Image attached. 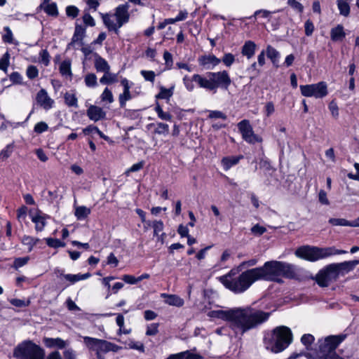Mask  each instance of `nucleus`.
<instances>
[{
    "label": "nucleus",
    "mask_w": 359,
    "mask_h": 359,
    "mask_svg": "<svg viewBox=\"0 0 359 359\" xmlns=\"http://www.w3.org/2000/svg\"><path fill=\"white\" fill-rule=\"evenodd\" d=\"M296 273L293 265L280 261L266 262L262 266L248 269L242 272L233 280H226V277H220L223 285L235 294L246 291L257 280L273 281L282 283L280 277L293 279Z\"/></svg>",
    "instance_id": "nucleus-1"
},
{
    "label": "nucleus",
    "mask_w": 359,
    "mask_h": 359,
    "mask_svg": "<svg viewBox=\"0 0 359 359\" xmlns=\"http://www.w3.org/2000/svg\"><path fill=\"white\" fill-rule=\"evenodd\" d=\"M212 318L221 319L229 322L241 334L257 329L266 323L271 313L255 309L251 306L234 307L227 310H212L208 313Z\"/></svg>",
    "instance_id": "nucleus-2"
},
{
    "label": "nucleus",
    "mask_w": 359,
    "mask_h": 359,
    "mask_svg": "<svg viewBox=\"0 0 359 359\" xmlns=\"http://www.w3.org/2000/svg\"><path fill=\"white\" fill-rule=\"evenodd\" d=\"M358 264L359 260L329 264L320 269L313 279L319 287H327L336 282L340 276H344L353 271Z\"/></svg>",
    "instance_id": "nucleus-3"
},
{
    "label": "nucleus",
    "mask_w": 359,
    "mask_h": 359,
    "mask_svg": "<svg viewBox=\"0 0 359 359\" xmlns=\"http://www.w3.org/2000/svg\"><path fill=\"white\" fill-rule=\"evenodd\" d=\"M292 341V331L288 327L284 325L276 327L271 334L264 337V344L275 353L283 351Z\"/></svg>",
    "instance_id": "nucleus-4"
},
{
    "label": "nucleus",
    "mask_w": 359,
    "mask_h": 359,
    "mask_svg": "<svg viewBox=\"0 0 359 359\" xmlns=\"http://www.w3.org/2000/svg\"><path fill=\"white\" fill-rule=\"evenodd\" d=\"M347 251L337 249L335 247L320 248L317 246L303 245L295 251V255L302 259L314 262L329 257L346 254Z\"/></svg>",
    "instance_id": "nucleus-5"
},
{
    "label": "nucleus",
    "mask_w": 359,
    "mask_h": 359,
    "mask_svg": "<svg viewBox=\"0 0 359 359\" xmlns=\"http://www.w3.org/2000/svg\"><path fill=\"white\" fill-rule=\"evenodd\" d=\"M206 76L208 79L203 76L195 78L198 81V87L215 92L217 88L227 90L231 84V77L226 70L217 72H208Z\"/></svg>",
    "instance_id": "nucleus-6"
},
{
    "label": "nucleus",
    "mask_w": 359,
    "mask_h": 359,
    "mask_svg": "<svg viewBox=\"0 0 359 359\" xmlns=\"http://www.w3.org/2000/svg\"><path fill=\"white\" fill-rule=\"evenodd\" d=\"M13 357L17 359H44L45 351L33 341L27 339L14 348Z\"/></svg>",
    "instance_id": "nucleus-7"
},
{
    "label": "nucleus",
    "mask_w": 359,
    "mask_h": 359,
    "mask_svg": "<svg viewBox=\"0 0 359 359\" xmlns=\"http://www.w3.org/2000/svg\"><path fill=\"white\" fill-rule=\"evenodd\" d=\"M346 335L344 334L338 335H330L326 337L323 340H318V348L320 353L323 355H328V357L332 355L336 352L337 348L342 343Z\"/></svg>",
    "instance_id": "nucleus-8"
},
{
    "label": "nucleus",
    "mask_w": 359,
    "mask_h": 359,
    "mask_svg": "<svg viewBox=\"0 0 359 359\" xmlns=\"http://www.w3.org/2000/svg\"><path fill=\"white\" fill-rule=\"evenodd\" d=\"M301 94L307 97L323 98L328 94L327 85L325 81L300 86Z\"/></svg>",
    "instance_id": "nucleus-9"
},
{
    "label": "nucleus",
    "mask_w": 359,
    "mask_h": 359,
    "mask_svg": "<svg viewBox=\"0 0 359 359\" xmlns=\"http://www.w3.org/2000/svg\"><path fill=\"white\" fill-rule=\"evenodd\" d=\"M237 127L243 140L247 143L255 144L263 142V138L254 133L252 126L248 119H243L238 122Z\"/></svg>",
    "instance_id": "nucleus-10"
},
{
    "label": "nucleus",
    "mask_w": 359,
    "mask_h": 359,
    "mask_svg": "<svg viewBox=\"0 0 359 359\" xmlns=\"http://www.w3.org/2000/svg\"><path fill=\"white\" fill-rule=\"evenodd\" d=\"M198 62L200 67L209 70L217 66L221 62V60L213 54L202 55L198 57Z\"/></svg>",
    "instance_id": "nucleus-11"
},
{
    "label": "nucleus",
    "mask_w": 359,
    "mask_h": 359,
    "mask_svg": "<svg viewBox=\"0 0 359 359\" xmlns=\"http://www.w3.org/2000/svg\"><path fill=\"white\" fill-rule=\"evenodd\" d=\"M114 15L116 18L117 27L121 28L125 23H127L130 19L128 4L118 5L115 9Z\"/></svg>",
    "instance_id": "nucleus-12"
},
{
    "label": "nucleus",
    "mask_w": 359,
    "mask_h": 359,
    "mask_svg": "<svg viewBox=\"0 0 359 359\" xmlns=\"http://www.w3.org/2000/svg\"><path fill=\"white\" fill-rule=\"evenodd\" d=\"M36 100L38 104L43 107L45 110H48L53 107L54 100L51 99L47 91L41 88L36 94Z\"/></svg>",
    "instance_id": "nucleus-13"
},
{
    "label": "nucleus",
    "mask_w": 359,
    "mask_h": 359,
    "mask_svg": "<svg viewBox=\"0 0 359 359\" xmlns=\"http://www.w3.org/2000/svg\"><path fill=\"white\" fill-rule=\"evenodd\" d=\"M86 27L76 22L74 32V34L71 39V42L67 45L68 48L70 46H72L76 43H79L80 46H83V41L84 38L86 37Z\"/></svg>",
    "instance_id": "nucleus-14"
},
{
    "label": "nucleus",
    "mask_w": 359,
    "mask_h": 359,
    "mask_svg": "<svg viewBox=\"0 0 359 359\" xmlns=\"http://www.w3.org/2000/svg\"><path fill=\"white\" fill-rule=\"evenodd\" d=\"M101 341V339H97L91 337H83V342L85 345L90 351L95 352V355L97 359H104L102 355L99 351Z\"/></svg>",
    "instance_id": "nucleus-15"
},
{
    "label": "nucleus",
    "mask_w": 359,
    "mask_h": 359,
    "mask_svg": "<svg viewBox=\"0 0 359 359\" xmlns=\"http://www.w3.org/2000/svg\"><path fill=\"white\" fill-rule=\"evenodd\" d=\"M86 114L88 118L95 122L106 118V111L102 107L96 105H90L88 108Z\"/></svg>",
    "instance_id": "nucleus-16"
},
{
    "label": "nucleus",
    "mask_w": 359,
    "mask_h": 359,
    "mask_svg": "<svg viewBox=\"0 0 359 359\" xmlns=\"http://www.w3.org/2000/svg\"><path fill=\"white\" fill-rule=\"evenodd\" d=\"M43 342L48 348H57V349H63L67 346V342L62 338L43 337Z\"/></svg>",
    "instance_id": "nucleus-17"
},
{
    "label": "nucleus",
    "mask_w": 359,
    "mask_h": 359,
    "mask_svg": "<svg viewBox=\"0 0 359 359\" xmlns=\"http://www.w3.org/2000/svg\"><path fill=\"white\" fill-rule=\"evenodd\" d=\"M244 158L242 154L238 156H224L221 160V165L224 171L229 170L233 166L238 164L241 160Z\"/></svg>",
    "instance_id": "nucleus-18"
},
{
    "label": "nucleus",
    "mask_w": 359,
    "mask_h": 359,
    "mask_svg": "<svg viewBox=\"0 0 359 359\" xmlns=\"http://www.w3.org/2000/svg\"><path fill=\"white\" fill-rule=\"evenodd\" d=\"M43 11L48 16L57 18L59 15L58 8L55 2H51L46 4H41L36 8V12Z\"/></svg>",
    "instance_id": "nucleus-19"
},
{
    "label": "nucleus",
    "mask_w": 359,
    "mask_h": 359,
    "mask_svg": "<svg viewBox=\"0 0 359 359\" xmlns=\"http://www.w3.org/2000/svg\"><path fill=\"white\" fill-rule=\"evenodd\" d=\"M147 128H154L153 135H167L169 134V126L162 122L151 123L147 125Z\"/></svg>",
    "instance_id": "nucleus-20"
},
{
    "label": "nucleus",
    "mask_w": 359,
    "mask_h": 359,
    "mask_svg": "<svg viewBox=\"0 0 359 359\" xmlns=\"http://www.w3.org/2000/svg\"><path fill=\"white\" fill-rule=\"evenodd\" d=\"M95 68L98 72L107 73L110 70V66L107 60L102 57L97 53H94Z\"/></svg>",
    "instance_id": "nucleus-21"
},
{
    "label": "nucleus",
    "mask_w": 359,
    "mask_h": 359,
    "mask_svg": "<svg viewBox=\"0 0 359 359\" xmlns=\"http://www.w3.org/2000/svg\"><path fill=\"white\" fill-rule=\"evenodd\" d=\"M346 35L344 27L342 25H337L330 30V38L334 42L343 41Z\"/></svg>",
    "instance_id": "nucleus-22"
},
{
    "label": "nucleus",
    "mask_w": 359,
    "mask_h": 359,
    "mask_svg": "<svg viewBox=\"0 0 359 359\" xmlns=\"http://www.w3.org/2000/svg\"><path fill=\"white\" fill-rule=\"evenodd\" d=\"M161 297L164 298L165 303L170 306H175L177 307H181L184 305V299H182L177 294H170L166 293H162L161 294Z\"/></svg>",
    "instance_id": "nucleus-23"
},
{
    "label": "nucleus",
    "mask_w": 359,
    "mask_h": 359,
    "mask_svg": "<svg viewBox=\"0 0 359 359\" xmlns=\"http://www.w3.org/2000/svg\"><path fill=\"white\" fill-rule=\"evenodd\" d=\"M101 17L103 21L104 26L107 28L109 32H114L115 34H119V27H117V23H114L113 20H111L112 15L109 13H101Z\"/></svg>",
    "instance_id": "nucleus-24"
},
{
    "label": "nucleus",
    "mask_w": 359,
    "mask_h": 359,
    "mask_svg": "<svg viewBox=\"0 0 359 359\" xmlns=\"http://www.w3.org/2000/svg\"><path fill=\"white\" fill-rule=\"evenodd\" d=\"M100 343L101 344L100 346L99 351L101 354L102 353H107L111 351L114 353H117L118 351L121 349V346L105 339H102V341Z\"/></svg>",
    "instance_id": "nucleus-25"
},
{
    "label": "nucleus",
    "mask_w": 359,
    "mask_h": 359,
    "mask_svg": "<svg viewBox=\"0 0 359 359\" xmlns=\"http://www.w3.org/2000/svg\"><path fill=\"white\" fill-rule=\"evenodd\" d=\"M256 47L257 46L254 41H246L242 47L241 53L250 59L255 55Z\"/></svg>",
    "instance_id": "nucleus-26"
},
{
    "label": "nucleus",
    "mask_w": 359,
    "mask_h": 359,
    "mask_svg": "<svg viewBox=\"0 0 359 359\" xmlns=\"http://www.w3.org/2000/svg\"><path fill=\"white\" fill-rule=\"evenodd\" d=\"M266 56L271 61L273 65L276 67H278V61L280 58L279 52L271 45L266 46Z\"/></svg>",
    "instance_id": "nucleus-27"
},
{
    "label": "nucleus",
    "mask_w": 359,
    "mask_h": 359,
    "mask_svg": "<svg viewBox=\"0 0 359 359\" xmlns=\"http://www.w3.org/2000/svg\"><path fill=\"white\" fill-rule=\"evenodd\" d=\"M175 86H172L169 88H166L164 86H161L159 88V93L156 95L155 97L156 100H169L170 98L174 94Z\"/></svg>",
    "instance_id": "nucleus-28"
},
{
    "label": "nucleus",
    "mask_w": 359,
    "mask_h": 359,
    "mask_svg": "<svg viewBox=\"0 0 359 359\" xmlns=\"http://www.w3.org/2000/svg\"><path fill=\"white\" fill-rule=\"evenodd\" d=\"M67 280L69 281L71 283L74 284L79 280H86L88 278L91 274L90 273H86L84 274H61Z\"/></svg>",
    "instance_id": "nucleus-29"
},
{
    "label": "nucleus",
    "mask_w": 359,
    "mask_h": 359,
    "mask_svg": "<svg viewBox=\"0 0 359 359\" xmlns=\"http://www.w3.org/2000/svg\"><path fill=\"white\" fill-rule=\"evenodd\" d=\"M100 83L103 85H110L118 82V74L110 72L104 73L103 76L100 79Z\"/></svg>",
    "instance_id": "nucleus-30"
},
{
    "label": "nucleus",
    "mask_w": 359,
    "mask_h": 359,
    "mask_svg": "<svg viewBox=\"0 0 359 359\" xmlns=\"http://www.w3.org/2000/svg\"><path fill=\"white\" fill-rule=\"evenodd\" d=\"M199 76H201V75L198 74H194L191 76V78H189L187 75L184 76V78H183V83H184L186 89L189 92H192L194 90V85L193 82H196L198 85V81L195 78L198 77Z\"/></svg>",
    "instance_id": "nucleus-31"
},
{
    "label": "nucleus",
    "mask_w": 359,
    "mask_h": 359,
    "mask_svg": "<svg viewBox=\"0 0 359 359\" xmlns=\"http://www.w3.org/2000/svg\"><path fill=\"white\" fill-rule=\"evenodd\" d=\"M154 111L156 112L158 117L163 121H172V116L169 112H165L163 110L160 104L156 102Z\"/></svg>",
    "instance_id": "nucleus-32"
},
{
    "label": "nucleus",
    "mask_w": 359,
    "mask_h": 359,
    "mask_svg": "<svg viewBox=\"0 0 359 359\" xmlns=\"http://www.w3.org/2000/svg\"><path fill=\"white\" fill-rule=\"evenodd\" d=\"M32 221L35 224V229L37 231H42L46 226V217L39 213H36L32 217Z\"/></svg>",
    "instance_id": "nucleus-33"
},
{
    "label": "nucleus",
    "mask_w": 359,
    "mask_h": 359,
    "mask_svg": "<svg viewBox=\"0 0 359 359\" xmlns=\"http://www.w3.org/2000/svg\"><path fill=\"white\" fill-rule=\"evenodd\" d=\"M337 5L341 15L344 17L349 16L351 8L348 3L344 0H337Z\"/></svg>",
    "instance_id": "nucleus-34"
},
{
    "label": "nucleus",
    "mask_w": 359,
    "mask_h": 359,
    "mask_svg": "<svg viewBox=\"0 0 359 359\" xmlns=\"http://www.w3.org/2000/svg\"><path fill=\"white\" fill-rule=\"evenodd\" d=\"M93 131H96V133L100 136V138L108 140L109 137L105 135L97 126L94 125H89L86 128L83 129V133L85 135H88L93 133Z\"/></svg>",
    "instance_id": "nucleus-35"
},
{
    "label": "nucleus",
    "mask_w": 359,
    "mask_h": 359,
    "mask_svg": "<svg viewBox=\"0 0 359 359\" xmlns=\"http://www.w3.org/2000/svg\"><path fill=\"white\" fill-rule=\"evenodd\" d=\"M91 211L90 208L86 206H79L76 208L75 216L79 220L84 219L88 217Z\"/></svg>",
    "instance_id": "nucleus-36"
},
{
    "label": "nucleus",
    "mask_w": 359,
    "mask_h": 359,
    "mask_svg": "<svg viewBox=\"0 0 359 359\" xmlns=\"http://www.w3.org/2000/svg\"><path fill=\"white\" fill-rule=\"evenodd\" d=\"M60 73L63 76H72L71 61L65 60L62 61L59 67Z\"/></svg>",
    "instance_id": "nucleus-37"
},
{
    "label": "nucleus",
    "mask_w": 359,
    "mask_h": 359,
    "mask_svg": "<svg viewBox=\"0 0 359 359\" xmlns=\"http://www.w3.org/2000/svg\"><path fill=\"white\" fill-rule=\"evenodd\" d=\"M14 149V143L12 142L11 144H7L1 151H0V160L2 161L8 159L12 154Z\"/></svg>",
    "instance_id": "nucleus-38"
},
{
    "label": "nucleus",
    "mask_w": 359,
    "mask_h": 359,
    "mask_svg": "<svg viewBox=\"0 0 359 359\" xmlns=\"http://www.w3.org/2000/svg\"><path fill=\"white\" fill-rule=\"evenodd\" d=\"M11 54L7 50L0 58V70L6 73L10 65Z\"/></svg>",
    "instance_id": "nucleus-39"
},
{
    "label": "nucleus",
    "mask_w": 359,
    "mask_h": 359,
    "mask_svg": "<svg viewBox=\"0 0 359 359\" xmlns=\"http://www.w3.org/2000/svg\"><path fill=\"white\" fill-rule=\"evenodd\" d=\"M46 243L47 245L50 248H53L55 249L59 248H64L66 245V243L64 241H60L58 238H47L45 239Z\"/></svg>",
    "instance_id": "nucleus-40"
},
{
    "label": "nucleus",
    "mask_w": 359,
    "mask_h": 359,
    "mask_svg": "<svg viewBox=\"0 0 359 359\" xmlns=\"http://www.w3.org/2000/svg\"><path fill=\"white\" fill-rule=\"evenodd\" d=\"M64 100L68 107H78V99L75 94L67 92L64 95Z\"/></svg>",
    "instance_id": "nucleus-41"
},
{
    "label": "nucleus",
    "mask_w": 359,
    "mask_h": 359,
    "mask_svg": "<svg viewBox=\"0 0 359 359\" xmlns=\"http://www.w3.org/2000/svg\"><path fill=\"white\" fill-rule=\"evenodd\" d=\"M133 96L130 93V90L123 91L118 96V102L121 108H125L126 102L130 100Z\"/></svg>",
    "instance_id": "nucleus-42"
},
{
    "label": "nucleus",
    "mask_w": 359,
    "mask_h": 359,
    "mask_svg": "<svg viewBox=\"0 0 359 359\" xmlns=\"http://www.w3.org/2000/svg\"><path fill=\"white\" fill-rule=\"evenodd\" d=\"M83 15L82 17L83 22L84 23V25L86 28L87 27H95V21L94 18L90 15L88 10L87 8L84 9L83 11Z\"/></svg>",
    "instance_id": "nucleus-43"
},
{
    "label": "nucleus",
    "mask_w": 359,
    "mask_h": 359,
    "mask_svg": "<svg viewBox=\"0 0 359 359\" xmlns=\"http://www.w3.org/2000/svg\"><path fill=\"white\" fill-rule=\"evenodd\" d=\"M86 86L88 87H95L97 86V76L94 73H88L84 78Z\"/></svg>",
    "instance_id": "nucleus-44"
},
{
    "label": "nucleus",
    "mask_w": 359,
    "mask_h": 359,
    "mask_svg": "<svg viewBox=\"0 0 359 359\" xmlns=\"http://www.w3.org/2000/svg\"><path fill=\"white\" fill-rule=\"evenodd\" d=\"M4 31L5 34L2 36V41L6 43H13V34L11 28L8 26H6L4 27Z\"/></svg>",
    "instance_id": "nucleus-45"
},
{
    "label": "nucleus",
    "mask_w": 359,
    "mask_h": 359,
    "mask_svg": "<svg viewBox=\"0 0 359 359\" xmlns=\"http://www.w3.org/2000/svg\"><path fill=\"white\" fill-rule=\"evenodd\" d=\"M29 260V257H28V256L23 257H17L14 259L12 266L15 269L17 270L19 268L22 267L25 265H26L28 263Z\"/></svg>",
    "instance_id": "nucleus-46"
},
{
    "label": "nucleus",
    "mask_w": 359,
    "mask_h": 359,
    "mask_svg": "<svg viewBox=\"0 0 359 359\" xmlns=\"http://www.w3.org/2000/svg\"><path fill=\"white\" fill-rule=\"evenodd\" d=\"M314 341L315 337L311 334H304L301 337L302 344L304 345L307 349H309Z\"/></svg>",
    "instance_id": "nucleus-47"
},
{
    "label": "nucleus",
    "mask_w": 359,
    "mask_h": 359,
    "mask_svg": "<svg viewBox=\"0 0 359 359\" xmlns=\"http://www.w3.org/2000/svg\"><path fill=\"white\" fill-rule=\"evenodd\" d=\"M37 241V238L27 235H25L22 239V243L24 245L29 246V251H31L33 249L34 246L36 244Z\"/></svg>",
    "instance_id": "nucleus-48"
},
{
    "label": "nucleus",
    "mask_w": 359,
    "mask_h": 359,
    "mask_svg": "<svg viewBox=\"0 0 359 359\" xmlns=\"http://www.w3.org/2000/svg\"><path fill=\"white\" fill-rule=\"evenodd\" d=\"M79 9L74 5L67 6L65 8L66 15L72 19L76 18L79 14Z\"/></svg>",
    "instance_id": "nucleus-49"
},
{
    "label": "nucleus",
    "mask_w": 359,
    "mask_h": 359,
    "mask_svg": "<svg viewBox=\"0 0 359 359\" xmlns=\"http://www.w3.org/2000/svg\"><path fill=\"white\" fill-rule=\"evenodd\" d=\"M163 59L165 60V69H171L173 66L172 55L165 50L163 53Z\"/></svg>",
    "instance_id": "nucleus-50"
},
{
    "label": "nucleus",
    "mask_w": 359,
    "mask_h": 359,
    "mask_svg": "<svg viewBox=\"0 0 359 359\" xmlns=\"http://www.w3.org/2000/svg\"><path fill=\"white\" fill-rule=\"evenodd\" d=\"M26 75L31 80L36 79L39 76L38 68L34 65H29L26 70Z\"/></svg>",
    "instance_id": "nucleus-51"
},
{
    "label": "nucleus",
    "mask_w": 359,
    "mask_h": 359,
    "mask_svg": "<svg viewBox=\"0 0 359 359\" xmlns=\"http://www.w3.org/2000/svg\"><path fill=\"white\" fill-rule=\"evenodd\" d=\"M221 60V62L228 67H231L235 62V56L231 53H227L224 55Z\"/></svg>",
    "instance_id": "nucleus-52"
},
{
    "label": "nucleus",
    "mask_w": 359,
    "mask_h": 359,
    "mask_svg": "<svg viewBox=\"0 0 359 359\" xmlns=\"http://www.w3.org/2000/svg\"><path fill=\"white\" fill-rule=\"evenodd\" d=\"M40 62L45 66H48L50 64V56L47 49H42L39 52Z\"/></svg>",
    "instance_id": "nucleus-53"
},
{
    "label": "nucleus",
    "mask_w": 359,
    "mask_h": 359,
    "mask_svg": "<svg viewBox=\"0 0 359 359\" xmlns=\"http://www.w3.org/2000/svg\"><path fill=\"white\" fill-rule=\"evenodd\" d=\"M101 100L103 102H108L109 103H112L114 102V96L111 91L108 88H105L101 94Z\"/></svg>",
    "instance_id": "nucleus-54"
},
{
    "label": "nucleus",
    "mask_w": 359,
    "mask_h": 359,
    "mask_svg": "<svg viewBox=\"0 0 359 359\" xmlns=\"http://www.w3.org/2000/svg\"><path fill=\"white\" fill-rule=\"evenodd\" d=\"M140 74L147 81L154 83L155 81L156 74L152 70H141Z\"/></svg>",
    "instance_id": "nucleus-55"
},
{
    "label": "nucleus",
    "mask_w": 359,
    "mask_h": 359,
    "mask_svg": "<svg viewBox=\"0 0 359 359\" xmlns=\"http://www.w3.org/2000/svg\"><path fill=\"white\" fill-rule=\"evenodd\" d=\"M328 109L333 118L337 119L339 117V107L335 100H332L328 104Z\"/></svg>",
    "instance_id": "nucleus-56"
},
{
    "label": "nucleus",
    "mask_w": 359,
    "mask_h": 359,
    "mask_svg": "<svg viewBox=\"0 0 359 359\" xmlns=\"http://www.w3.org/2000/svg\"><path fill=\"white\" fill-rule=\"evenodd\" d=\"M48 129V124L44 121H40L35 124L34 127V133L37 134H41Z\"/></svg>",
    "instance_id": "nucleus-57"
},
{
    "label": "nucleus",
    "mask_w": 359,
    "mask_h": 359,
    "mask_svg": "<svg viewBox=\"0 0 359 359\" xmlns=\"http://www.w3.org/2000/svg\"><path fill=\"white\" fill-rule=\"evenodd\" d=\"M159 323H154L147 327L146 330V335L155 336L158 332Z\"/></svg>",
    "instance_id": "nucleus-58"
},
{
    "label": "nucleus",
    "mask_w": 359,
    "mask_h": 359,
    "mask_svg": "<svg viewBox=\"0 0 359 359\" xmlns=\"http://www.w3.org/2000/svg\"><path fill=\"white\" fill-rule=\"evenodd\" d=\"M314 29H315V27H314L313 22L310 19L307 20L304 22V32H305L306 36H311Z\"/></svg>",
    "instance_id": "nucleus-59"
},
{
    "label": "nucleus",
    "mask_w": 359,
    "mask_h": 359,
    "mask_svg": "<svg viewBox=\"0 0 359 359\" xmlns=\"http://www.w3.org/2000/svg\"><path fill=\"white\" fill-rule=\"evenodd\" d=\"M10 81L13 84H22V77L18 72H13L9 75Z\"/></svg>",
    "instance_id": "nucleus-60"
},
{
    "label": "nucleus",
    "mask_w": 359,
    "mask_h": 359,
    "mask_svg": "<svg viewBox=\"0 0 359 359\" xmlns=\"http://www.w3.org/2000/svg\"><path fill=\"white\" fill-rule=\"evenodd\" d=\"M287 4L290 6H291L294 10L297 11L299 13H302L304 12V6L299 1L296 0H287Z\"/></svg>",
    "instance_id": "nucleus-61"
},
{
    "label": "nucleus",
    "mask_w": 359,
    "mask_h": 359,
    "mask_svg": "<svg viewBox=\"0 0 359 359\" xmlns=\"http://www.w3.org/2000/svg\"><path fill=\"white\" fill-rule=\"evenodd\" d=\"M128 346L130 348L138 350L142 352L144 351V346L142 342L135 341L134 340L130 339L128 343Z\"/></svg>",
    "instance_id": "nucleus-62"
},
{
    "label": "nucleus",
    "mask_w": 359,
    "mask_h": 359,
    "mask_svg": "<svg viewBox=\"0 0 359 359\" xmlns=\"http://www.w3.org/2000/svg\"><path fill=\"white\" fill-rule=\"evenodd\" d=\"M347 219L344 218H330L328 222L332 226H347Z\"/></svg>",
    "instance_id": "nucleus-63"
},
{
    "label": "nucleus",
    "mask_w": 359,
    "mask_h": 359,
    "mask_svg": "<svg viewBox=\"0 0 359 359\" xmlns=\"http://www.w3.org/2000/svg\"><path fill=\"white\" fill-rule=\"evenodd\" d=\"M266 231V227L256 224L251 228V232L255 236H262Z\"/></svg>",
    "instance_id": "nucleus-64"
}]
</instances>
